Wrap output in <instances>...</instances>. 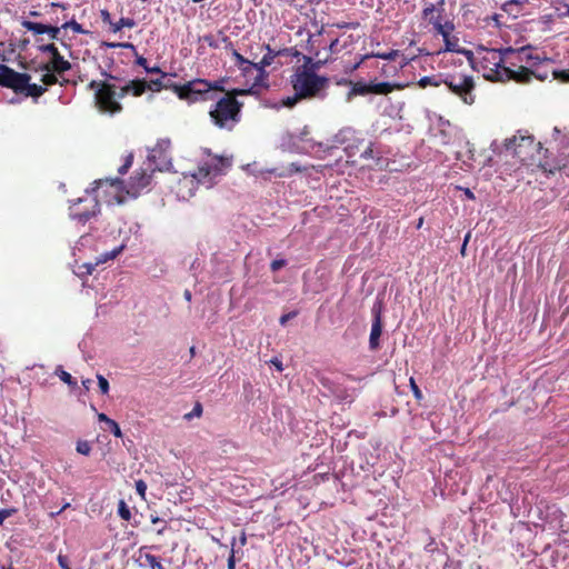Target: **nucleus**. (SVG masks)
Here are the masks:
<instances>
[{"label": "nucleus", "mask_w": 569, "mask_h": 569, "mask_svg": "<svg viewBox=\"0 0 569 569\" xmlns=\"http://www.w3.org/2000/svg\"><path fill=\"white\" fill-rule=\"evenodd\" d=\"M150 180H93L90 188L84 189L82 197L69 199L70 217L86 223L99 211L97 196L92 192L102 189L107 204H122L136 199L149 186Z\"/></svg>", "instance_id": "nucleus-1"}, {"label": "nucleus", "mask_w": 569, "mask_h": 569, "mask_svg": "<svg viewBox=\"0 0 569 569\" xmlns=\"http://www.w3.org/2000/svg\"><path fill=\"white\" fill-rule=\"evenodd\" d=\"M490 149L492 153L498 157L506 159L511 157L517 160L519 166L515 170V172L523 174V171H520L521 168H529L532 163L533 151L540 153L542 150V143H535V137L530 134L527 130H518L515 136L511 138L505 139L503 142H498L493 140L490 144ZM526 173H530L527 171Z\"/></svg>", "instance_id": "nucleus-2"}, {"label": "nucleus", "mask_w": 569, "mask_h": 569, "mask_svg": "<svg viewBox=\"0 0 569 569\" xmlns=\"http://www.w3.org/2000/svg\"><path fill=\"white\" fill-rule=\"evenodd\" d=\"M481 59H478L479 71H485V78L491 81H509L515 80L519 83H527L530 81V72L526 67H519L513 70L502 63V56L497 49L486 50Z\"/></svg>", "instance_id": "nucleus-3"}, {"label": "nucleus", "mask_w": 569, "mask_h": 569, "mask_svg": "<svg viewBox=\"0 0 569 569\" xmlns=\"http://www.w3.org/2000/svg\"><path fill=\"white\" fill-rule=\"evenodd\" d=\"M293 90L301 96L302 99H312L326 97V90L329 86V78L318 76L317 73L306 70L296 71L291 77Z\"/></svg>", "instance_id": "nucleus-4"}, {"label": "nucleus", "mask_w": 569, "mask_h": 569, "mask_svg": "<svg viewBox=\"0 0 569 569\" xmlns=\"http://www.w3.org/2000/svg\"><path fill=\"white\" fill-rule=\"evenodd\" d=\"M128 93H130L129 82L121 87L119 91L116 90L114 84L103 83L94 93V104L100 112L113 116L122 110L118 99L124 98Z\"/></svg>", "instance_id": "nucleus-5"}, {"label": "nucleus", "mask_w": 569, "mask_h": 569, "mask_svg": "<svg viewBox=\"0 0 569 569\" xmlns=\"http://www.w3.org/2000/svg\"><path fill=\"white\" fill-rule=\"evenodd\" d=\"M240 108L241 104L234 97L224 96L217 101L210 117L219 128L231 130L240 120Z\"/></svg>", "instance_id": "nucleus-6"}, {"label": "nucleus", "mask_w": 569, "mask_h": 569, "mask_svg": "<svg viewBox=\"0 0 569 569\" xmlns=\"http://www.w3.org/2000/svg\"><path fill=\"white\" fill-rule=\"evenodd\" d=\"M171 142L169 139H161L158 143L149 150L147 161L144 162L146 170L150 173H176L173 170L171 156L169 153Z\"/></svg>", "instance_id": "nucleus-7"}, {"label": "nucleus", "mask_w": 569, "mask_h": 569, "mask_svg": "<svg viewBox=\"0 0 569 569\" xmlns=\"http://www.w3.org/2000/svg\"><path fill=\"white\" fill-rule=\"evenodd\" d=\"M332 143L333 144L331 146H326L325 151L333 154L335 150L342 147L348 158L347 162L355 163L356 160H352V158L360 151V146L363 144V139H360L358 137V132L351 127H345L333 136Z\"/></svg>", "instance_id": "nucleus-8"}, {"label": "nucleus", "mask_w": 569, "mask_h": 569, "mask_svg": "<svg viewBox=\"0 0 569 569\" xmlns=\"http://www.w3.org/2000/svg\"><path fill=\"white\" fill-rule=\"evenodd\" d=\"M217 90H222V88L218 87V84H212L207 80L197 79L179 87L177 92L180 99H186L192 102L198 100H213Z\"/></svg>", "instance_id": "nucleus-9"}, {"label": "nucleus", "mask_w": 569, "mask_h": 569, "mask_svg": "<svg viewBox=\"0 0 569 569\" xmlns=\"http://www.w3.org/2000/svg\"><path fill=\"white\" fill-rule=\"evenodd\" d=\"M442 82L452 93L459 96L463 102L468 104L473 102L472 91L475 89V82L472 77L465 74L447 76Z\"/></svg>", "instance_id": "nucleus-10"}, {"label": "nucleus", "mask_w": 569, "mask_h": 569, "mask_svg": "<svg viewBox=\"0 0 569 569\" xmlns=\"http://www.w3.org/2000/svg\"><path fill=\"white\" fill-rule=\"evenodd\" d=\"M231 167V160L223 157H212L200 166V173L204 177L209 174L223 176L227 174V169Z\"/></svg>", "instance_id": "nucleus-11"}, {"label": "nucleus", "mask_w": 569, "mask_h": 569, "mask_svg": "<svg viewBox=\"0 0 569 569\" xmlns=\"http://www.w3.org/2000/svg\"><path fill=\"white\" fill-rule=\"evenodd\" d=\"M373 320L371 325V331L369 337V348L371 350H378L380 347V337L382 333V317H381V306L375 305L372 308Z\"/></svg>", "instance_id": "nucleus-12"}, {"label": "nucleus", "mask_w": 569, "mask_h": 569, "mask_svg": "<svg viewBox=\"0 0 569 569\" xmlns=\"http://www.w3.org/2000/svg\"><path fill=\"white\" fill-rule=\"evenodd\" d=\"M549 148L545 149L543 159L539 158V161L535 167L545 174H556L557 172L562 174V170L566 168V164L562 163V160H549Z\"/></svg>", "instance_id": "nucleus-13"}, {"label": "nucleus", "mask_w": 569, "mask_h": 569, "mask_svg": "<svg viewBox=\"0 0 569 569\" xmlns=\"http://www.w3.org/2000/svg\"><path fill=\"white\" fill-rule=\"evenodd\" d=\"M199 182L201 180H177L172 190L176 192L178 199L180 200H189L194 194V190L197 189Z\"/></svg>", "instance_id": "nucleus-14"}, {"label": "nucleus", "mask_w": 569, "mask_h": 569, "mask_svg": "<svg viewBox=\"0 0 569 569\" xmlns=\"http://www.w3.org/2000/svg\"><path fill=\"white\" fill-rule=\"evenodd\" d=\"M550 143H556L555 148L560 157L569 156V132L555 127Z\"/></svg>", "instance_id": "nucleus-15"}, {"label": "nucleus", "mask_w": 569, "mask_h": 569, "mask_svg": "<svg viewBox=\"0 0 569 569\" xmlns=\"http://www.w3.org/2000/svg\"><path fill=\"white\" fill-rule=\"evenodd\" d=\"M123 249H124V246L121 244V246L114 248L113 250H111L109 252H104V253L100 254L99 257H97L96 261L93 263H91V262L84 263L82 266V268L86 269L84 273L91 274L94 271L96 267L103 264L109 260H113L123 251Z\"/></svg>", "instance_id": "nucleus-16"}, {"label": "nucleus", "mask_w": 569, "mask_h": 569, "mask_svg": "<svg viewBox=\"0 0 569 569\" xmlns=\"http://www.w3.org/2000/svg\"><path fill=\"white\" fill-rule=\"evenodd\" d=\"M430 22L433 24L435 30L442 36L445 43H446V50L447 51H455L456 49L453 47H450V32L455 29V26L452 22L447 21L446 23H441L439 19L433 20V18H430Z\"/></svg>", "instance_id": "nucleus-17"}, {"label": "nucleus", "mask_w": 569, "mask_h": 569, "mask_svg": "<svg viewBox=\"0 0 569 569\" xmlns=\"http://www.w3.org/2000/svg\"><path fill=\"white\" fill-rule=\"evenodd\" d=\"M343 83H348L351 86V90L347 93L346 100L350 102L356 96H366L371 93V83L365 82H352L349 80H345Z\"/></svg>", "instance_id": "nucleus-18"}, {"label": "nucleus", "mask_w": 569, "mask_h": 569, "mask_svg": "<svg viewBox=\"0 0 569 569\" xmlns=\"http://www.w3.org/2000/svg\"><path fill=\"white\" fill-rule=\"evenodd\" d=\"M37 70L44 72L41 77V82L44 86H53L58 83L57 72L51 68L50 63H42Z\"/></svg>", "instance_id": "nucleus-19"}, {"label": "nucleus", "mask_w": 569, "mask_h": 569, "mask_svg": "<svg viewBox=\"0 0 569 569\" xmlns=\"http://www.w3.org/2000/svg\"><path fill=\"white\" fill-rule=\"evenodd\" d=\"M14 80H12V84L10 86L11 89H13L16 92H22L26 90V87L28 86V82L31 80V76L28 73H10Z\"/></svg>", "instance_id": "nucleus-20"}, {"label": "nucleus", "mask_w": 569, "mask_h": 569, "mask_svg": "<svg viewBox=\"0 0 569 569\" xmlns=\"http://www.w3.org/2000/svg\"><path fill=\"white\" fill-rule=\"evenodd\" d=\"M309 134V129L308 127H305L299 136V140L301 142H305L306 146H303V149H306L307 151H316V152H319V151H325V146L323 143L321 142H315L310 139H307V136Z\"/></svg>", "instance_id": "nucleus-21"}, {"label": "nucleus", "mask_w": 569, "mask_h": 569, "mask_svg": "<svg viewBox=\"0 0 569 569\" xmlns=\"http://www.w3.org/2000/svg\"><path fill=\"white\" fill-rule=\"evenodd\" d=\"M50 64L51 68L57 72V74H62L71 69V63L64 60V58L60 53H57L52 58Z\"/></svg>", "instance_id": "nucleus-22"}, {"label": "nucleus", "mask_w": 569, "mask_h": 569, "mask_svg": "<svg viewBox=\"0 0 569 569\" xmlns=\"http://www.w3.org/2000/svg\"><path fill=\"white\" fill-rule=\"evenodd\" d=\"M252 70H257L258 73L254 78L251 90L256 87L268 88V72L264 70V67L260 68V66L256 63V66H252Z\"/></svg>", "instance_id": "nucleus-23"}, {"label": "nucleus", "mask_w": 569, "mask_h": 569, "mask_svg": "<svg viewBox=\"0 0 569 569\" xmlns=\"http://www.w3.org/2000/svg\"><path fill=\"white\" fill-rule=\"evenodd\" d=\"M303 59L305 63L301 67H299L296 71L306 70L308 72L312 71V73H317V70H319L326 63V60L313 61L312 58L307 56H305Z\"/></svg>", "instance_id": "nucleus-24"}, {"label": "nucleus", "mask_w": 569, "mask_h": 569, "mask_svg": "<svg viewBox=\"0 0 569 569\" xmlns=\"http://www.w3.org/2000/svg\"><path fill=\"white\" fill-rule=\"evenodd\" d=\"M232 56L236 59V64L242 70L244 74H248L252 71V66H256V62H252L246 58H243L238 51L233 50Z\"/></svg>", "instance_id": "nucleus-25"}, {"label": "nucleus", "mask_w": 569, "mask_h": 569, "mask_svg": "<svg viewBox=\"0 0 569 569\" xmlns=\"http://www.w3.org/2000/svg\"><path fill=\"white\" fill-rule=\"evenodd\" d=\"M10 73H16V71L6 64H0V86L10 88L14 80Z\"/></svg>", "instance_id": "nucleus-26"}, {"label": "nucleus", "mask_w": 569, "mask_h": 569, "mask_svg": "<svg viewBox=\"0 0 569 569\" xmlns=\"http://www.w3.org/2000/svg\"><path fill=\"white\" fill-rule=\"evenodd\" d=\"M530 46L521 47L520 49H518L517 62L525 61L527 63H535V61H540V58L538 56H533L532 53H530Z\"/></svg>", "instance_id": "nucleus-27"}, {"label": "nucleus", "mask_w": 569, "mask_h": 569, "mask_svg": "<svg viewBox=\"0 0 569 569\" xmlns=\"http://www.w3.org/2000/svg\"><path fill=\"white\" fill-rule=\"evenodd\" d=\"M263 48L267 50V52L262 57L261 61L257 63V64L260 66V68L261 67H264V68L269 67L273 62L274 58L282 53V51H274L273 49L270 48L269 44H264Z\"/></svg>", "instance_id": "nucleus-28"}, {"label": "nucleus", "mask_w": 569, "mask_h": 569, "mask_svg": "<svg viewBox=\"0 0 569 569\" xmlns=\"http://www.w3.org/2000/svg\"><path fill=\"white\" fill-rule=\"evenodd\" d=\"M129 87H130V92L133 96L139 97L148 89L147 88L148 82L146 80L137 79V80L129 81Z\"/></svg>", "instance_id": "nucleus-29"}, {"label": "nucleus", "mask_w": 569, "mask_h": 569, "mask_svg": "<svg viewBox=\"0 0 569 569\" xmlns=\"http://www.w3.org/2000/svg\"><path fill=\"white\" fill-rule=\"evenodd\" d=\"M395 86L389 82H371V93L387 94L393 90Z\"/></svg>", "instance_id": "nucleus-30"}, {"label": "nucleus", "mask_w": 569, "mask_h": 569, "mask_svg": "<svg viewBox=\"0 0 569 569\" xmlns=\"http://www.w3.org/2000/svg\"><path fill=\"white\" fill-rule=\"evenodd\" d=\"M142 565L148 566L151 569H163L160 559L151 553L141 556Z\"/></svg>", "instance_id": "nucleus-31"}, {"label": "nucleus", "mask_w": 569, "mask_h": 569, "mask_svg": "<svg viewBox=\"0 0 569 569\" xmlns=\"http://www.w3.org/2000/svg\"><path fill=\"white\" fill-rule=\"evenodd\" d=\"M23 28H26L28 31H32L36 34H42L46 33L47 24L33 22L29 20L22 21Z\"/></svg>", "instance_id": "nucleus-32"}, {"label": "nucleus", "mask_w": 569, "mask_h": 569, "mask_svg": "<svg viewBox=\"0 0 569 569\" xmlns=\"http://www.w3.org/2000/svg\"><path fill=\"white\" fill-rule=\"evenodd\" d=\"M24 91H26V94L29 97L39 98L47 91V89H46V87H42V86H39L36 83H30V81H29Z\"/></svg>", "instance_id": "nucleus-33"}, {"label": "nucleus", "mask_w": 569, "mask_h": 569, "mask_svg": "<svg viewBox=\"0 0 569 569\" xmlns=\"http://www.w3.org/2000/svg\"><path fill=\"white\" fill-rule=\"evenodd\" d=\"M54 373L68 386L74 387L77 385L72 376L69 372L64 371L61 366L57 367Z\"/></svg>", "instance_id": "nucleus-34"}, {"label": "nucleus", "mask_w": 569, "mask_h": 569, "mask_svg": "<svg viewBox=\"0 0 569 569\" xmlns=\"http://www.w3.org/2000/svg\"><path fill=\"white\" fill-rule=\"evenodd\" d=\"M360 158L366 161H373L376 164L380 163V158H376L371 143L361 151Z\"/></svg>", "instance_id": "nucleus-35"}, {"label": "nucleus", "mask_w": 569, "mask_h": 569, "mask_svg": "<svg viewBox=\"0 0 569 569\" xmlns=\"http://www.w3.org/2000/svg\"><path fill=\"white\" fill-rule=\"evenodd\" d=\"M453 52H459L466 56L468 59L470 66L473 70L479 71V62L478 59L475 57L473 52L467 49H456Z\"/></svg>", "instance_id": "nucleus-36"}, {"label": "nucleus", "mask_w": 569, "mask_h": 569, "mask_svg": "<svg viewBox=\"0 0 569 569\" xmlns=\"http://www.w3.org/2000/svg\"><path fill=\"white\" fill-rule=\"evenodd\" d=\"M136 26V22L133 19L130 18H121L118 22H113L111 30L113 32L120 31L123 27L133 28Z\"/></svg>", "instance_id": "nucleus-37"}, {"label": "nucleus", "mask_w": 569, "mask_h": 569, "mask_svg": "<svg viewBox=\"0 0 569 569\" xmlns=\"http://www.w3.org/2000/svg\"><path fill=\"white\" fill-rule=\"evenodd\" d=\"M443 79H438V77H422L419 81H418V86L420 88H427L428 86H435V87H438L441 82H442Z\"/></svg>", "instance_id": "nucleus-38"}, {"label": "nucleus", "mask_w": 569, "mask_h": 569, "mask_svg": "<svg viewBox=\"0 0 569 569\" xmlns=\"http://www.w3.org/2000/svg\"><path fill=\"white\" fill-rule=\"evenodd\" d=\"M118 515L126 521L130 520L131 518V511L124 500H120L118 503Z\"/></svg>", "instance_id": "nucleus-39"}, {"label": "nucleus", "mask_w": 569, "mask_h": 569, "mask_svg": "<svg viewBox=\"0 0 569 569\" xmlns=\"http://www.w3.org/2000/svg\"><path fill=\"white\" fill-rule=\"evenodd\" d=\"M150 520L153 525H161L160 528L156 530L157 535L161 536L167 529V521L158 516L151 515Z\"/></svg>", "instance_id": "nucleus-40"}, {"label": "nucleus", "mask_w": 569, "mask_h": 569, "mask_svg": "<svg viewBox=\"0 0 569 569\" xmlns=\"http://www.w3.org/2000/svg\"><path fill=\"white\" fill-rule=\"evenodd\" d=\"M202 411H203L202 405L198 401V402H196L193 409L190 412L186 413L183 418L186 420H191L193 417L199 418V417H201Z\"/></svg>", "instance_id": "nucleus-41"}, {"label": "nucleus", "mask_w": 569, "mask_h": 569, "mask_svg": "<svg viewBox=\"0 0 569 569\" xmlns=\"http://www.w3.org/2000/svg\"><path fill=\"white\" fill-rule=\"evenodd\" d=\"M63 29L71 28L76 33L84 34L87 31L82 28L81 24H79L76 20L67 21L62 24Z\"/></svg>", "instance_id": "nucleus-42"}, {"label": "nucleus", "mask_w": 569, "mask_h": 569, "mask_svg": "<svg viewBox=\"0 0 569 569\" xmlns=\"http://www.w3.org/2000/svg\"><path fill=\"white\" fill-rule=\"evenodd\" d=\"M301 99L302 97L298 96V92L295 91L293 96L287 97L286 99L282 100V106L287 108H293Z\"/></svg>", "instance_id": "nucleus-43"}, {"label": "nucleus", "mask_w": 569, "mask_h": 569, "mask_svg": "<svg viewBox=\"0 0 569 569\" xmlns=\"http://www.w3.org/2000/svg\"><path fill=\"white\" fill-rule=\"evenodd\" d=\"M132 161H133V154L129 153L124 159V163L121 167H119V169H118L119 174H121V176L126 174L128 172L129 168L132 166Z\"/></svg>", "instance_id": "nucleus-44"}, {"label": "nucleus", "mask_w": 569, "mask_h": 569, "mask_svg": "<svg viewBox=\"0 0 569 569\" xmlns=\"http://www.w3.org/2000/svg\"><path fill=\"white\" fill-rule=\"evenodd\" d=\"M499 53L502 56V63L507 62L508 56L516 54L518 57V49H513L511 47L497 49Z\"/></svg>", "instance_id": "nucleus-45"}, {"label": "nucleus", "mask_w": 569, "mask_h": 569, "mask_svg": "<svg viewBox=\"0 0 569 569\" xmlns=\"http://www.w3.org/2000/svg\"><path fill=\"white\" fill-rule=\"evenodd\" d=\"M98 385L102 395L109 392V382L102 375H97Z\"/></svg>", "instance_id": "nucleus-46"}, {"label": "nucleus", "mask_w": 569, "mask_h": 569, "mask_svg": "<svg viewBox=\"0 0 569 569\" xmlns=\"http://www.w3.org/2000/svg\"><path fill=\"white\" fill-rule=\"evenodd\" d=\"M77 451L81 455L88 456L91 452V446L88 441H78Z\"/></svg>", "instance_id": "nucleus-47"}, {"label": "nucleus", "mask_w": 569, "mask_h": 569, "mask_svg": "<svg viewBox=\"0 0 569 569\" xmlns=\"http://www.w3.org/2000/svg\"><path fill=\"white\" fill-rule=\"evenodd\" d=\"M373 56L377 57V58L383 59V60L393 61L399 56V51L398 50H391L389 52L376 53Z\"/></svg>", "instance_id": "nucleus-48"}, {"label": "nucleus", "mask_w": 569, "mask_h": 569, "mask_svg": "<svg viewBox=\"0 0 569 569\" xmlns=\"http://www.w3.org/2000/svg\"><path fill=\"white\" fill-rule=\"evenodd\" d=\"M110 432L117 437V438H121L122 437V431L118 425L117 421H114L113 419L107 425Z\"/></svg>", "instance_id": "nucleus-49"}, {"label": "nucleus", "mask_w": 569, "mask_h": 569, "mask_svg": "<svg viewBox=\"0 0 569 569\" xmlns=\"http://www.w3.org/2000/svg\"><path fill=\"white\" fill-rule=\"evenodd\" d=\"M136 491L137 493L146 500V491H147V483L143 480H137L136 481Z\"/></svg>", "instance_id": "nucleus-50"}, {"label": "nucleus", "mask_w": 569, "mask_h": 569, "mask_svg": "<svg viewBox=\"0 0 569 569\" xmlns=\"http://www.w3.org/2000/svg\"><path fill=\"white\" fill-rule=\"evenodd\" d=\"M39 50L46 53H50L52 58L59 53L58 48L53 43L43 44L39 47Z\"/></svg>", "instance_id": "nucleus-51"}, {"label": "nucleus", "mask_w": 569, "mask_h": 569, "mask_svg": "<svg viewBox=\"0 0 569 569\" xmlns=\"http://www.w3.org/2000/svg\"><path fill=\"white\" fill-rule=\"evenodd\" d=\"M553 73V78L561 81V82H569V71H566V70H561V71H557V70H553L552 71Z\"/></svg>", "instance_id": "nucleus-52"}, {"label": "nucleus", "mask_w": 569, "mask_h": 569, "mask_svg": "<svg viewBox=\"0 0 569 569\" xmlns=\"http://www.w3.org/2000/svg\"><path fill=\"white\" fill-rule=\"evenodd\" d=\"M286 264H287V261L284 259H276V260L271 261L270 269H271V271L274 272V271H278L281 268H283Z\"/></svg>", "instance_id": "nucleus-53"}, {"label": "nucleus", "mask_w": 569, "mask_h": 569, "mask_svg": "<svg viewBox=\"0 0 569 569\" xmlns=\"http://www.w3.org/2000/svg\"><path fill=\"white\" fill-rule=\"evenodd\" d=\"M162 87H163V84H162V77H161L159 79L151 80L148 83L147 88L150 90L159 91Z\"/></svg>", "instance_id": "nucleus-54"}, {"label": "nucleus", "mask_w": 569, "mask_h": 569, "mask_svg": "<svg viewBox=\"0 0 569 569\" xmlns=\"http://www.w3.org/2000/svg\"><path fill=\"white\" fill-rule=\"evenodd\" d=\"M16 512L14 509H1L0 510V525L3 523V521L11 517Z\"/></svg>", "instance_id": "nucleus-55"}, {"label": "nucleus", "mask_w": 569, "mask_h": 569, "mask_svg": "<svg viewBox=\"0 0 569 569\" xmlns=\"http://www.w3.org/2000/svg\"><path fill=\"white\" fill-rule=\"evenodd\" d=\"M46 33H49L51 39H58L60 29L58 27L47 26Z\"/></svg>", "instance_id": "nucleus-56"}, {"label": "nucleus", "mask_w": 569, "mask_h": 569, "mask_svg": "<svg viewBox=\"0 0 569 569\" xmlns=\"http://www.w3.org/2000/svg\"><path fill=\"white\" fill-rule=\"evenodd\" d=\"M58 562H59V566L61 567V569H71L69 567V561H68L67 556L59 555L58 556Z\"/></svg>", "instance_id": "nucleus-57"}, {"label": "nucleus", "mask_w": 569, "mask_h": 569, "mask_svg": "<svg viewBox=\"0 0 569 569\" xmlns=\"http://www.w3.org/2000/svg\"><path fill=\"white\" fill-rule=\"evenodd\" d=\"M101 19L104 23H108L110 24V27L112 28V20H111V14L108 10H101Z\"/></svg>", "instance_id": "nucleus-58"}, {"label": "nucleus", "mask_w": 569, "mask_h": 569, "mask_svg": "<svg viewBox=\"0 0 569 569\" xmlns=\"http://www.w3.org/2000/svg\"><path fill=\"white\" fill-rule=\"evenodd\" d=\"M410 385H411V389H412V392L415 395L416 398L420 399L421 398V390L419 389V387L416 385L415 380L411 378L410 379Z\"/></svg>", "instance_id": "nucleus-59"}, {"label": "nucleus", "mask_w": 569, "mask_h": 569, "mask_svg": "<svg viewBox=\"0 0 569 569\" xmlns=\"http://www.w3.org/2000/svg\"><path fill=\"white\" fill-rule=\"evenodd\" d=\"M108 46L111 47V48L121 47V48H127V49L136 50V47L132 43H130V42L110 43Z\"/></svg>", "instance_id": "nucleus-60"}, {"label": "nucleus", "mask_w": 569, "mask_h": 569, "mask_svg": "<svg viewBox=\"0 0 569 569\" xmlns=\"http://www.w3.org/2000/svg\"><path fill=\"white\" fill-rule=\"evenodd\" d=\"M296 315H297L296 312H289V313L282 315L279 320L280 325H282V326L286 325L291 318L296 317Z\"/></svg>", "instance_id": "nucleus-61"}, {"label": "nucleus", "mask_w": 569, "mask_h": 569, "mask_svg": "<svg viewBox=\"0 0 569 569\" xmlns=\"http://www.w3.org/2000/svg\"><path fill=\"white\" fill-rule=\"evenodd\" d=\"M228 569H236L234 550L232 549L228 558Z\"/></svg>", "instance_id": "nucleus-62"}, {"label": "nucleus", "mask_w": 569, "mask_h": 569, "mask_svg": "<svg viewBox=\"0 0 569 569\" xmlns=\"http://www.w3.org/2000/svg\"><path fill=\"white\" fill-rule=\"evenodd\" d=\"M146 72L148 73H160L162 78L166 77V73H163L159 67H144Z\"/></svg>", "instance_id": "nucleus-63"}, {"label": "nucleus", "mask_w": 569, "mask_h": 569, "mask_svg": "<svg viewBox=\"0 0 569 569\" xmlns=\"http://www.w3.org/2000/svg\"><path fill=\"white\" fill-rule=\"evenodd\" d=\"M203 41L207 42L211 48H218V43L214 41L212 36H204Z\"/></svg>", "instance_id": "nucleus-64"}]
</instances>
